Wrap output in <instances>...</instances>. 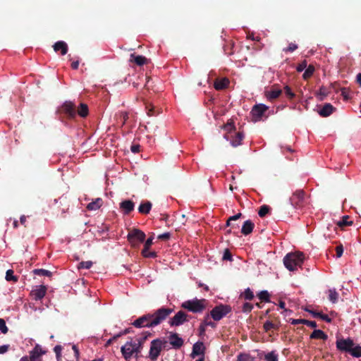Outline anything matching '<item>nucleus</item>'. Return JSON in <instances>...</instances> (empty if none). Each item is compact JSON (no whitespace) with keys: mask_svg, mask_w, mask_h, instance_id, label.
Wrapping results in <instances>:
<instances>
[{"mask_svg":"<svg viewBox=\"0 0 361 361\" xmlns=\"http://www.w3.org/2000/svg\"><path fill=\"white\" fill-rule=\"evenodd\" d=\"M173 312V309L169 307H161L153 313H148L140 317L133 322L136 328H152L158 326Z\"/></svg>","mask_w":361,"mask_h":361,"instance_id":"1","label":"nucleus"},{"mask_svg":"<svg viewBox=\"0 0 361 361\" xmlns=\"http://www.w3.org/2000/svg\"><path fill=\"white\" fill-rule=\"evenodd\" d=\"M303 259L302 252L288 253L283 258V264L289 271H294L296 267L301 266Z\"/></svg>","mask_w":361,"mask_h":361,"instance_id":"2","label":"nucleus"},{"mask_svg":"<svg viewBox=\"0 0 361 361\" xmlns=\"http://www.w3.org/2000/svg\"><path fill=\"white\" fill-rule=\"evenodd\" d=\"M145 337L142 341L137 342H127L123 346L121 347V353L126 360H129L132 357L133 353H138L140 352L142 341L146 339Z\"/></svg>","mask_w":361,"mask_h":361,"instance_id":"3","label":"nucleus"},{"mask_svg":"<svg viewBox=\"0 0 361 361\" xmlns=\"http://www.w3.org/2000/svg\"><path fill=\"white\" fill-rule=\"evenodd\" d=\"M204 300H189L182 303L181 307L194 313L202 312L204 308Z\"/></svg>","mask_w":361,"mask_h":361,"instance_id":"4","label":"nucleus"},{"mask_svg":"<svg viewBox=\"0 0 361 361\" xmlns=\"http://www.w3.org/2000/svg\"><path fill=\"white\" fill-rule=\"evenodd\" d=\"M166 343V341H162L160 339H155L151 342L149 350V357L151 360L154 361L157 359L162 348Z\"/></svg>","mask_w":361,"mask_h":361,"instance_id":"5","label":"nucleus"},{"mask_svg":"<svg viewBox=\"0 0 361 361\" xmlns=\"http://www.w3.org/2000/svg\"><path fill=\"white\" fill-rule=\"evenodd\" d=\"M145 234L139 229H133L128 234V239L133 247H136L139 243L144 242Z\"/></svg>","mask_w":361,"mask_h":361,"instance_id":"6","label":"nucleus"},{"mask_svg":"<svg viewBox=\"0 0 361 361\" xmlns=\"http://www.w3.org/2000/svg\"><path fill=\"white\" fill-rule=\"evenodd\" d=\"M59 112L64 114L69 118H74L76 116V106L72 102L66 101L59 108Z\"/></svg>","mask_w":361,"mask_h":361,"instance_id":"7","label":"nucleus"},{"mask_svg":"<svg viewBox=\"0 0 361 361\" xmlns=\"http://www.w3.org/2000/svg\"><path fill=\"white\" fill-rule=\"evenodd\" d=\"M231 311V307L227 305H219L212 309L210 314L215 321H219Z\"/></svg>","mask_w":361,"mask_h":361,"instance_id":"8","label":"nucleus"},{"mask_svg":"<svg viewBox=\"0 0 361 361\" xmlns=\"http://www.w3.org/2000/svg\"><path fill=\"white\" fill-rule=\"evenodd\" d=\"M291 204L296 208H301L305 204V192L302 190L295 191L290 199Z\"/></svg>","mask_w":361,"mask_h":361,"instance_id":"9","label":"nucleus"},{"mask_svg":"<svg viewBox=\"0 0 361 361\" xmlns=\"http://www.w3.org/2000/svg\"><path fill=\"white\" fill-rule=\"evenodd\" d=\"M189 320V316L184 311H178L169 322L171 326H178Z\"/></svg>","mask_w":361,"mask_h":361,"instance_id":"10","label":"nucleus"},{"mask_svg":"<svg viewBox=\"0 0 361 361\" xmlns=\"http://www.w3.org/2000/svg\"><path fill=\"white\" fill-rule=\"evenodd\" d=\"M336 348L342 351L349 353L350 349L355 345L353 341L350 338H339L336 341Z\"/></svg>","mask_w":361,"mask_h":361,"instance_id":"11","label":"nucleus"},{"mask_svg":"<svg viewBox=\"0 0 361 361\" xmlns=\"http://www.w3.org/2000/svg\"><path fill=\"white\" fill-rule=\"evenodd\" d=\"M258 215L261 218L271 217V219H273L274 222L267 221V224H278L280 221L279 219L275 220V219L271 216V208L267 204H263L259 207L258 210Z\"/></svg>","mask_w":361,"mask_h":361,"instance_id":"12","label":"nucleus"},{"mask_svg":"<svg viewBox=\"0 0 361 361\" xmlns=\"http://www.w3.org/2000/svg\"><path fill=\"white\" fill-rule=\"evenodd\" d=\"M268 109V107L262 104L255 105L252 110L251 114L255 121H259L262 117L264 112Z\"/></svg>","mask_w":361,"mask_h":361,"instance_id":"13","label":"nucleus"},{"mask_svg":"<svg viewBox=\"0 0 361 361\" xmlns=\"http://www.w3.org/2000/svg\"><path fill=\"white\" fill-rule=\"evenodd\" d=\"M154 233L151 235L150 237L148 238V239L145 241L144 245V248L142 250V255L145 257H152L154 258L157 256V254L155 252H148V250L151 247V245L153 243L154 240Z\"/></svg>","mask_w":361,"mask_h":361,"instance_id":"14","label":"nucleus"},{"mask_svg":"<svg viewBox=\"0 0 361 361\" xmlns=\"http://www.w3.org/2000/svg\"><path fill=\"white\" fill-rule=\"evenodd\" d=\"M46 353V350L37 344L30 353V361H42L41 356Z\"/></svg>","mask_w":361,"mask_h":361,"instance_id":"15","label":"nucleus"},{"mask_svg":"<svg viewBox=\"0 0 361 361\" xmlns=\"http://www.w3.org/2000/svg\"><path fill=\"white\" fill-rule=\"evenodd\" d=\"M46 292H47L46 286L42 285V286L36 287L35 289L32 290L31 291V295H32V297L34 298V299L35 300H39L45 296Z\"/></svg>","mask_w":361,"mask_h":361,"instance_id":"16","label":"nucleus"},{"mask_svg":"<svg viewBox=\"0 0 361 361\" xmlns=\"http://www.w3.org/2000/svg\"><path fill=\"white\" fill-rule=\"evenodd\" d=\"M135 204L132 200H126L120 203V209L125 214H129L134 209Z\"/></svg>","mask_w":361,"mask_h":361,"instance_id":"17","label":"nucleus"},{"mask_svg":"<svg viewBox=\"0 0 361 361\" xmlns=\"http://www.w3.org/2000/svg\"><path fill=\"white\" fill-rule=\"evenodd\" d=\"M335 111L336 108L334 107L330 103H326L318 111V113L322 117H327L333 114Z\"/></svg>","mask_w":361,"mask_h":361,"instance_id":"18","label":"nucleus"},{"mask_svg":"<svg viewBox=\"0 0 361 361\" xmlns=\"http://www.w3.org/2000/svg\"><path fill=\"white\" fill-rule=\"evenodd\" d=\"M169 339L170 344L175 348H179L183 344V340L176 333L171 334Z\"/></svg>","mask_w":361,"mask_h":361,"instance_id":"19","label":"nucleus"},{"mask_svg":"<svg viewBox=\"0 0 361 361\" xmlns=\"http://www.w3.org/2000/svg\"><path fill=\"white\" fill-rule=\"evenodd\" d=\"M54 50L57 51H61L62 55H65L68 52V45L63 41H58L53 46Z\"/></svg>","mask_w":361,"mask_h":361,"instance_id":"20","label":"nucleus"},{"mask_svg":"<svg viewBox=\"0 0 361 361\" xmlns=\"http://www.w3.org/2000/svg\"><path fill=\"white\" fill-rule=\"evenodd\" d=\"M229 83V80L226 78H224L221 79H216L214 82V86L216 90H221L226 89L228 86Z\"/></svg>","mask_w":361,"mask_h":361,"instance_id":"21","label":"nucleus"},{"mask_svg":"<svg viewBox=\"0 0 361 361\" xmlns=\"http://www.w3.org/2000/svg\"><path fill=\"white\" fill-rule=\"evenodd\" d=\"M103 204V200L102 198H96L95 200H92L91 202H90L87 207L86 209L89 211H95L99 209Z\"/></svg>","mask_w":361,"mask_h":361,"instance_id":"22","label":"nucleus"},{"mask_svg":"<svg viewBox=\"0 0 361 361\" xmlns=\"http://www.w3.org/2000/svg\"><path fill=\"white\" fill-rule=\"evenodd\" d=\"M204 346L202 342H197L193 345L192 357L204 354Z\"/></svg>","mask_w":361,"mask_h":361,"instance_id":"23","label":"nucleus"},{"mask_svg":"<svg viewBox=\"0 0 361 361\" xmlns=\"http://www.w3.org/2000/svg\"><path fill=\"white\" fill-rule=\"evenodd\" d=\"M130 61H133L137 66H142L147 63V59L143 56L136 55L135 54H131Z\"/></svg>","mask_w":361,"mask_h":361,"instance_id":"24","label":"nucleus"},{"mask_svg":"<svg viewBox=\"0 0 361 361\" xmlns=\"http://www.w3.org/2000/svg\"><path fill=\"white\" fill-rule=\"evenodd\" d=\"M244 138V134L243 132H238L235 133V136L233 137L231 140V144L233 147H236L241 145L242 140Z\"/></svg>","mask_w":361,"mask_h":361,"instance_id":"25","label":"nucleus"},{"mask_svg":"<svg viewBox=\"0 0 361 361\" xmlns=\"http://www.w3.org/2000/svg\"><path fill=\"white\" fill-rule=\"evenodd\" d=\"M282 93V90L277 88H274L271 90L270 91H267L265 94L268 99L269 100H274L276 98H278L281 94Z\"/></svg>","mask_w":361,"mask_h":361,"instance_id":"26","label":"nucleus"},{"mask_svg":"<svg viewBox=\"0 0 361 361\" xmlns=\"http://www.w3.org/2000/svg\"><path fill=\"white\" fill-rule=\"evenodd\" d=\"M305 310L311 313L312 315L315 318H320L321 319H322L326 322H329V323H330L331 322V319L330 317H329V316L327 314H323L322 312H319L310 310L307 308H305Z\"/></svg>","mask_w":361,"mask_h":361,"instance_id":"27","label":"nucleus"},{"mask_svg":"<svg viewBox=\"0 0 361 361\" xmlns=\"http://www.w3.org/2000/svg\"><path fill=\"white\" fill-rule=\"evenodd\" d=\"M152 205V203L149 201L142 202L138 207V211L141 214H147L150 212Z\"/></svg>","mask_w":361,"mask_h":361,"instance_id":"28","label":"nucleus"},{"mask_svg":"<svg viewBox=\"0 0 361 361\" xmlns=\"http://www.w3.org/2000/svg\"><path fill=\"white\" fill-rule=\"evenodd\" d=\"M328 338L327 335L322 330L316 329L310 335L312 339H322L326 340Z\"/></svg>","mask_w":361,"mask_h":361,"instance_id":"29","label":"nucleus"},{"mask_svg":"<svg viewBox=\"0 0 361 361\" xmlns=\"http://www.w3.org/2000/svg\"><path fill=\"white\" fill-rule=\"evenodd\" d=\"M116 117L118 123H121V126H123L128 118V114L126 111H121L116 114Z\"/></svg>","mask_w":361,"mask_h":361,"instance_id":"30","label":"nucleus"},{"mask_svg":"<svg viewBox=\"0 0 361 361\" xmlns=\"http://www.w3.org/2000/svg\"><path fill=\"white\" fill-rule=\"evenodd\" d=\"M89 110L87 104L81 103L78 110L76 111V114H78L81 117H86L88 115Z\"/></svg>","mask_w":361,"mask_h":361,"instance_id":"31","label":"nucleus"},{"mask_svg":"<svg viewBox=\"0 0 361 361\" xmlns=\"http://www.w3.org/2000/svg\"><path fill=\"white\" fill-rule=\"evenodd\" d=\"M315 71V68L313 65H309L305 70V72L302 75V78L305 80L310 78Z\"/></svg>","mask_w":361,"mask_h":361,"instance_id":"32","label":"nucleus"},{"mask_svg":"<svg viewBox=\"0 0 361 361\" xmlns=\"http://www.w3.org/2000/svg\"><path fill=\"white\" fill-rule=\"evenodd\" d=\"M350 216L348 215L342 216L336 221V226H352L353 221H349Z\"/></svg>","mask_w":361,"mask_h":361,"instance_id":"33","label":"nucleus"},{"mask_svg":"<svg viewBox=\"0 0 361 361\" xmlns=\"http://www.w3.org/2000/svg\"><path fill=\"white\" fill-rule=\"evenodd\" d=\"M349 353L355 357H361V346L359 345H355L350 349Z\"/></svg>","mask_w":361,"mask_h":361,"instance_id":"34","label":"nucleus"},{"mask_svg":"<svg viewBox=\"0 0 361 361\" xmlns=\"http://www.w3.org/2000/svg\"><path fill=\"white\" fill-rule=\"evenodd\" d=\"M338 293L335 289L329 290V299L333 303H336L338 300Z\"/></svg>","mask_w":361,"mask_h":361,"instance_id":"35","label":"nucleus"},{"mask_svg":"<svg viewBox=\"0 0 361 361\" xmlns=\"http://www.w3.org/2000/svg\"><path fill=\"white\" fill-rule=\"evenodd\" d=\"M237 361H254V359L246 353H240L237 357Z\"/></svg>","mask_w":361,"mask_h":361,"instance_id":"36","label":"nucleus"},{"mask_svg":"<svg viewBox=\"0 0 361 361\" xmlns=\"http://www.w3.org/2000/svg\"><path fill=\"white\" fill-rule=\"evenodd\" d=\"M259 300L264 302H269V294L267 290H262L257 295Z\"/></svg>","mask_w":361,"mask_h":361,"instance_id":"37","label":"nucleus"},{"mask_svg":"<svg viewBox=\"0 0 361 361\" xmlns=\"http://www.w3.org/2000/svg\"><path fill=\"white\" fill-rule=\"evenodd\" d=\"M6 280L8 281H13L16 282L18 281V278L13 275V270L8 269L6 273Z\"/></svg>","mask_w":361,"mask_h":361,"instance_id":"38","label":"nucleus"},{"mask_svg":"<svg viewBox=\"0 0 361 361\" xmlns=\"http://www.w3.org/2000/svg\"><path fill=\"white\" fill-rule=\"evenodd\" d=\"M92 261H86V262H81L78 264V269H89L91 268L92 265Z\"/></svg>","mask_w":361,"mask_h":361,"instance_id":"39","label":"nucleus"},{"mask_svg":"<svg viewBox=\"0 0 361 361\" xmlns=\"http://www.w3.org/2000/svg\"><path fill=\"white\" fill-rule=\"evenodd\" d=\"M266 361H278V355L274 352H270L265 355Z\"/></svg>","mask_w":361,"mask_h":361,"instance_id":"40","label":"nucleus"},{"mask_svg":"<svg viewBox=\"0 0 361 361\" xmlns=\"http://www.w3.org/2000/svg\"><path fill=\"white\" fill-rule=\"evenodd\" d=\"M34 273L37 275H42L46 276H50L51 275V271L43 269H35Z\"/></svg>","mask_w":361,"mask_h":361,"instance_id":"41","label":"nucleus"},{"mask_svg":"<svg viewBox=\"0 0 361 361\" xmlns=\"http://www.w3.org/2000/svg\"><path fill=\"white\" fill-rule=\"evenodd\" d=\"M284 92L290 99H293L295 96V93L292 91L291 88L288 85L284 87Z\"/></svg>","mask_w":361,"mask_h":361,"instance_id":"42","label":"nucleus"},{"mask_svg":"<svg viewBox=\"0 0 361 361\" xmlns=\"http://www.w3.org/2000/svg\"><path fill=\"white\" fill-rule=\"evenodd\" d=\"M264 329L265 330V331H269L270 329H276L277 326L272 323V322L271 321H267L264 324Z\"/></svg>","mask_w":361,"mask_h":361,"instance_id":"43","label":"nucleus"},{"mask_svg":"<svg viewBox=\"0 0 361 361\" xmlns=\"http://www.w3.org/2000/svg\"><path fill=\"white\" fill-rule=\"evenodd\" d=\"M8 329L6 324V322L4 319L0 318V331L6 334L8 332Z\"/></svg>","mask_w":361,"mask_h":361,"instance_id":"44","label":"nucleus"},{"mask_svg":"<svg viewBox=\"0 0 361 361\" xmlns=\"http://www.w3.org/2000/svg\"><path fill=\"white\" fill-rule=\"evenodd\" d=\"M297 49H298V45L295 43L291 42L289 44L288 47L286 48H284L283 49V51L286 53L293 52V51H295Z\"/></svg>","mask_w":361,"mask_h":361,"instance_id":"45","label":"nucleus"},{"mask_svg":"<svg viewBox=\"0 0 361 361\" xmlns=\"http://www.w3.org/2000/svg\"><path fill=\"white\" fill-rule=\"evenodd\" d=\"M242 216V214L241 213H238L237 214L235 215H233L232 216H230L229 218H228V219L226 220V225L225 226H231V221H236L238 219H239L240 217Z\"/></svg>","mask_w":361,"mask_h":361,"instance_id":"46","label":"nucleus"},{"mask_svg":"<svg viewBox=\"0 0 361 361\" xmlns=\"http://www.w3.org/2000/svg\"><path fill=\"white\" fill-rule=\"evenodd\" d=\"M307 67V62L306 60L302 61L301 63H300L297 67L296 71L298 72H302Z\"/></svg>","mask_w":361,"mask_h":361,"instance_id":"47","label":"nucleus"},{"mask_svg":"<svg viewBox=\"0 0 361 361\" xmlns=\"http://www.w3.org/2000/svg\"><path fill=\"white\" fill-rule=\"evenodd\" d=\"M244 298L245 300H250L254 298V294L252 290L247 288L244 292Z\"/></svg>","mask_w":361,"mask_h":361,"instance_id":"48","label":"nucleus"},{"mask_svg":"<svg viewBox=\"0 0 361 361\" xmlns=\"http://www.w3.org/2000/svg\"><path fill=\"white\" fill-rule=\"evenodd\" d=\"M62 347L59 345H56L54 348V351L56 353L57 361H59L61 356Z\"/></svg>","mask_w":361,"mask_h":361,"instance_id":"49","label":"nucleus"},{"mask_svg":"<svg viewBox=\"0 0 361 361\" xmlns=\"http://www.w3.org/2000/svg\"><path fill=\"white\" fill-rule=\"evenodd\" d=\"M253 308V305L249 302H245L243 306V312H250Z\"/></svg>","mask_w":361,"mask_h":361,"instance_id":"50","label":"nucleus"},{"mask_svg":"<svg viewBox=\"0 0 361 361\" xmlns=\"http://www.w3.org/2000/svg\"><path fill=\"white\" fill-rule=\"evenodd\" d=\"M223 260H229V261L232 260L231 253L230 252V251L228 249H226L224 250V253L223 255Z\"/></svg>","mask_w":361,"mask_h":361,"instance_id":"51","label":"nucleus"},{"mask_svg":"<svg viewBox=\"0 0 361 361\" xmlns=\"http://www.w3.org/2000/svg\"><path fill=\"white\" fill-rule=\"evenodd\" d=\"M130 150L134 154L138 153L140 151V145L139 144L132 145Z\"/></svg>","mask_w":361,"mask_h":361,"instance_id":"52","label":"nucleus"},{"mask_svg":"<svg viewBox=\"0 0 361 361\" xmlns=\"http://www.w3.org/2000/svg\"><path fill=\"white\" fill-rule=\"evenodd\" d=\"M336 257H341L343 252V247L342 245H339L336 248Z\"/></svg>","mask_w":361,"mask_h":361,"instance_id":"53","label":"nucleus"},{"mask_svg":"<svg viewBox=\"0 0 361 361\" xmlns=\"http://www.w3.org/2000/svg\"><path fill=\"white\" fill-rule=\"evenodd\" d=\"M253 227H242L241 232L244 235H248L252 232Z\"/></svg>","mask_w":361,"mask_h":361,"instance_id":"54","label":"nucleus"},{"mask_svg":"<svg viewBox=\"0 0 361 361\" xmlns=\"http://www.w3.org/2000/svg\"><path fill=\"white\" fill-rule=\"evenodd\" d=\"M319 94L322 96V97L321 98L322 100L324 99V97H326L328 95L326 88L323 86L321 87L319 89Z\"/></svg>","mask_w":361,"mask_h":361,"instance_id":"55","label":"nucleus"},{"mask_svg":"<svg viewBox=\"0 0 361 361\" xmlns=\"http://www.w3.org/2000/svg\"><path fill=\"white\" fill-rule=\"evenodd\" d=\"M341 95L343 97L345 100H348L349 99L348 97V91L346 88L343 87L341 89Z\"/></svg>","mask_w":361,"mask_h":361,"instance_id":"56","label":"nucleus"},{"mask_svg":"<svg viewBox=\"0 0 361 361\" xmlns=\"http://www.w3.org/2000/svg\"><path fill=\"white\" fill-rule=\"evenodd\" d=\"M9 347H10V345L8 344L1 345L0 346V354L6 353L8 350Z\"/></svg>","mask_w":361,"mask_h":361,"instance_id":"57","label":"nucleus"},{"mask_svg":"<svg viewBox=\"0 0 361 361\" xmlns=\"http://www.w3.org/2000/svg\"><path fill=\"white\" fill-rule=\"evenodd\" d=\"M305 324H306L312 328L317 327V323L314 321H309V320L305 319Z\"/></svg>","mask_w":361,"mask_h":361,"instance_id":"58","label":"nucleus"},{"mask_svg":"<svg viewBox=\"0 0 361 361\" xmlns=\"http://www.w3.org/2000/svg\"><path fill=\"white\" fill-rule=\"evenodd\" d=\"M170 237V233H164L163 234H161V235H158V239H160V240H167L169 239Z\"/></svg>","mask_w":361,"mask_h":361,"instance_id":"59","label":"nucleus"},{"mask_svg":"<svg viewBox=\"0 0 361 361\" xmlns=\"http://www.w3.org/2000/svg\"><path fill=\"white\" fill-rule=\"evenodd\" d=\"M305 319H292L291 324H305Z\"/></svg>","mask_w":361,"mask_h":361,"instance_id":"60","label":"nucleus"},{"mask_svg":"<svg viewBox=\"0 0 361 361\" xmlns=\"http://www.w3.org/2000/svg\"><path fill=\"white\" fill-rule=\"evenodd\" d=\"M242 226H255V223L250 219H248L245 221Z\"/></svg>","mask_w":361,"mask_h":361,"instance_id":"61","label":"nucleus"},{"mask_svg":"<svg viewBox=\"0 0 361 361\" xmlns=\"http://www.w3.org/2000/svg\"><path fill=\"white\" fill-rule=\"evenodd\" d=\"M78 66H79V61H73L71 63V68L73 69V70H77L78 68Z\"/></svg>","mask_w":361,"mask_h":361,"instance_id":"62","label":"nucleus"},{"mask_svg":"<svg viewBox=\"0 0 361 361\" xmlns=\"http://www.w3.org/2000/svg\"><path fill=\"white\" fill-rule=\"evenodd\" d=\"M72 348H73V350L74 351L75 356L78 359L79 357V350L78 349V348L75 345H73Z\"/></svg>","mask_w":361,"mask_h":361,"instance_id":"63","label":"nucleus"},{"mask_svg":"<svg viewBox=\"0 0 361 361\" xmlns=\"http://www.w3.org/2000/svg\"><path fill=\"white\" fill-rule=\"evenodd\" d=\"M356 80L359 85L361 87V73H358L356 77Z\"/></svg>","mask_w":361,"mask_h":361,"instance_id":"64","label":"nucleus"}]
</instances>
